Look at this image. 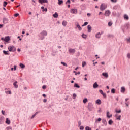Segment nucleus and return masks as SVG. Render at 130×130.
Masks as SVG:
<instances>
[{
  "label": "nucleus",
  "mask_w": 130,
  "mask_h": 130,
  "mask_svg": "<svg viewBox=\"0 0 130 130\" xmlns=\"http://www.w3.org/2000/svg\"><path fill=\"white\" fill-rule=\"evenodd\" d=\"M9 40H10L9 36L6 37L4 39V41H5V42H9Z\"/></svg>",
  "instance_id": "10"
},
{
  "label": "nucleus",
  "mask_w": 130,
  "mask_h": 130,
  "mask_svg": "<svg viewBox=\"0 0 130 130\" xmlns=\"http://www.w3.org/2000/svg\"><path fill=\"white\" fill-rule=\"evenodd\" d=\"M6 94H9L10 95H11V94H12V92H11V91H5Z\"/></svg>",
  "instance_id": "38"
},
{
  "label": "nucleus",
  "mask_w": 130,
  "mask_h": 130,
  "mask_svg": "<svg viewBox=\"0 0 130 130\" xmlns=\"http://www.w3.org/2000/svg\"><path fill=\"white\" fill-rule=\"evenodd\" d=\"M47 102V99H44L43 100V102H44L45 103V102Z\"/></svg>",
  "instance_id": "62"
},
{
  "label": "nucleus",
  "mask_w": 130,
  "mask_h": 130,
  "mask_svg": "<svg viewBox=\"0 0 130 130\" xmlns=\"http://www.w3.org/2000/svg\"><path fill=\"white\" fill-rule=\"evenodd\" d=\"M40 4H48V0H39Z\"/></svg>",
  "instance_id": "7"
},
{
  "label": "nucleus",
  "mask_w": 130,
  "mask_h": 130,
  "mask_svg": "<svg viewBox=\"0 0 130 130\" xmlns=\"http://www.w3.org/2000/svg\"><path fill=\"white\" fill-rule=\"evenodd\" d=\"M121 93H124L125 92V88H124V87H122L121 88Z\"/></svg>",
  "instance_id": "21"
},
{
  "label": "nucleus",
  "mask_w": 130,
  "mask_h": 130,
  "mask_svg": "<svg viewBox=\"0 0 130 130\" xmlns=\"http://www.w3.org/2000/svg\"><path fill=\"white\" fill-rule=\"evenodd\" d=\"M124 18L127 20H128L129 19L128 16L126 14H125L124 16Z\"/></svg>",
  "instance_id": "29"
},
{
  "label": "nucleus",
  "mask_w": 130,
  "mask_h": 130,
  "mask_svg": "<svg viewBox=\"0 0 130 130\" xmlns=\"http://www.w3.org/2000/svg\"><path fill=\"white\" fill-rule=\"evenodd\" d=\"M2 113L3 114V115H5V111H2Z\"/></svg>",
  "instance_id": "64"
},
{
  "label": "nucleus",
  "mask_w": 130,
  "mask_h": 130,
  "mask_svg": "<svg viewBox=\"0 0 130 130\" xmlns=\"http://www.w3.org/2000/svg\"><path fill=\"white\" fill-rule=\"evenodd\" d=\"M86 64H87V63H86V62H82V67H83V68H84V67H85V66H86Z\"/></svg>",
  "instance_id": "43"
},
{
  "label": "nucleus",
  "mask_w": 130,
  "mask_h": 130,
  "mask_svg": "<svg viewBox=\"0 0 130 130\" xmlns=\"http://www.w3.org/2000/svg\"><path fill=\"white\" fill-rule=\"evenodd\" d=\"M101 120H102L101 118H99L98 119V120H95V122H97L98 121L100 122V121H101Z\"/></svg>",
  "instance_id": "44"
},
{
  "label": "nucleus",
  "mask_w": 130,
  "mask_h": 130,
  "mask_svg": "<svg viewBox=\"0 0 130 130\" xmlns=\"http://www.w3.org/2000/svg\"><path fill=\"white\" fill-rule=\"evenodd\" d=\"M8 50L9 51H12L13 52H14L16 51V50H17V49L16 48V47H15V46H11L8 47Z\"/></svg>",
  "instance_id": "1"
},
{
  "label": "nucleus",
  "mask_w": 130,
  "mask_h": 130,
  "mask_svg": "<svg viewBox=\"0 0 130 130\" xmlns=\"http://www.w3.org/2000/svg\"><path fill=\"white\" fill-rule=\"evenodd\" d=\"M68 51L69 53H71V54H74V53L76 52V49L73 48H69Z\"/></svg>",
  "instance_id": "4"
},
{
  "label": "nucleus",
  "mask_w": 130,
  "mask_h": 130,
  "mask_svg": "<svg viewBox=\"0 0 130 130\" xmlns=\"http://www.w3.org/2000/svg\"><path fill=\"white\" fill-rule=\"evenodd\" d=\"M108 26H109V27H110V26H112V22H109L108 23Z\"/></svg>",
  "instance_id": "48"
},
{
  "label": "nucleus",
  "mask_w": 130,
  "mask_h": 130,
  "mask_svg": "<svg viewBox=\"0 0 130 130\" xmlns=\"http://www.w3.org/2000/svg\"><path fill=\"white\" fill-rule=\"evenodd\" d=\"M87 29H88V32L89 33H91V31H92V26H91V25H88Z\"/></svg>",
  "instance_id": "8"
},
{
  "label": "nucleus",
  "mask_w": 130,
  "mask_h": 130,
  "mask_svg": "<svg viewBox=\"0 0 130 130\" xmlns=\"http://www.w3.org/2000/svg\"><path fill=\"white\" fill-rule=\"evenodd\" d=\"M71 13H72V14H77L78 13V10L77 9H72L70 10Z\"/></svg>",
  "instance_id": "6"
},
{
  "label": "nucleus",
  "mask_w": 130,
  "mask_h": 130,
  "mask_svg": "<svg viewBox=\"0 0 130 130\" xmlns=\"http://www.w3.org/2000/svg\"><path fill=\"white\" fill-rule=\"evenodd\" d=\"M115 112L117 113H121V110H119V111H117V110H115Z\"/></svg>",
  "instance_id": "45"
},
{
  "label": "nucleus",
  "mask_w": 130,
  "mask_h": 130,
  "mask_svg": "<svg viewBox=\"0 0 130 130\" xmlns=\"http://www.w3.org/2000/svg\"><path fill=\"white\" fill-rule=\"evenodd\" d=\"M127 57H128V58H130V53L127 54Z\"/></svg>",
  "instance_id": "60"
},
{
  "label": "nucleus",
  "mask_w": 130,
  "mask_h": 130,
  "mask_svg": "<svg viewBox=\"0 0 130 130\" xmlns=\"http://www.w3.org/2000/svg\"><path fill=\"white\" fill-rule=\"evenodd\" d=\"M61 64H63V66H64V67H68V64L64 62H61Z\"/></svg>",
  "instance_id": "36"
},
{
  "label": "nucleus",
  "mask_w": 130,
  "mask_h": 130,
  "mask_svg": "<svg viewBox=\"0 0 130 130\" xmlns=\"http://www.w3.org/2000/svg\"><path fill=\"white\" fill-rule=\"evenodd\" d=\"M13 70H14V71H16L17 70V66H14Z\"/></svg>",
  "instance_id": "49"
},
{
  "label": "nucleus",
  "mask_w": 130,
  "mask_h": 130,
  "mask_svg": "<svg viewBox=\"0 0 130 130\" xmlns=\"http://www.w3.org/2000/svg\"><path fill=\"white\" fill-rule=\"evenodd\" d=\"M53 17H54V18H58V14L57 13V12H55L53 15Z\"/></svg>",
  "instance_id": "20"
},
{
  "label": "nucleus",
  "mask_w": 130,
  "mask_h": 130,
  "mask_svg": "<svg viewBox=\"0 0 130 130\" xmlns=\"http://www.w3.org/2000/svg\"><path fill=\"white\" fill-rule=\"evenodd\" d=\"M38 113V112H37L35 114H34L31 117V119H33V118H34L36 115H37Z\"/></svg>",
  "instance_id": "25"
},
{
  "label": "nucleus",
  "mask_w": 130,
  "mask_h": 130,
  "mask_svg": "<svg viewBox=\"0 0 130 130\" xmlns=\"http://www.w3.org/2000/svg\"><path fill=\"white\" fill-rule=\"evenodd\" d=\"M19 66L20 67V68L21 69H25V65L24 64H23V63H20L19 64Z\"/></svg>",
  "instance_id": "27"
},
{
  "label": "nucleus",
  "mask_w": 130,
  "mask_h": 130,
  "mask_svg": "<svg viewBox=\"0 0 130 130\" xmlns=\"http://www.w3.org/2000/svg\"><path fill=\"white\" fill-rule=\"evenodd\" d=\"M83 102L84 104L87 103V102H88V99L87 98H85L83 100Z\"/></svg>",
  "instance_id": "30"
},
{
  "label": "nucleus",
  "mask_w": 130,
  "mask_h": 130,
  "mask_svg": "<svg viewBox=\"0 0 130 130\" xmlns=\"http://www.w3.org/2000/svg\"><path fill=\"white\" fill-rule=\"evenodd\" d=\"M66 4H71V0H68L66 2Z\"/></svg>",
  "instance_id": "51"
},
{
  "label": "nucleus",
  "mask_w": 130,
  "mask_h": 130,
  "mask_svg": "<svg viewBox=\"0 0 130 130\" xmlns=\"http://www.w3.org/2000/svg\"><path fill=\"white\" fill-rule=\"evenodd\" d=\"M93 108H94L93 104L91 103H89L88 106V109L89 110V111H92V110H93Z\"/></svg>",
  "instance_id": "3"
},
{
  "label": "nucleus",
  "mask_w": 130,
  "mask_h": 130,
  "mask_svg": "<svg viewBox=\"0 0 130 130\" xmlns=\"http://www.w3.org/2000/svg\"><path fill=\"white\" fill-rule=\"evenodd\" d=\"M3 6L4 7H6L7 6V5H8V2H6V1H4L3 2Z\"/></svg>",
  "instance_id": "33"
},
{
  "label": "nucleus",
  "mask_w": 130,
  "mask_h": 130,
  "mask_svg": "<svg viewBox=\"0 0 130 130\" xmlns=\"http://www.w3.org/2000/svg\"><path fill=\"white\" fill-rule=\"evenodd\" d=\"M17 84H18V82L17 81H15L14 83H13V85L14 86V87L16 89H18V85H17Z\"/></svg>",
  "instance_id": "17"
},
{
  "label": "nucleus",
  "mask_w": 130,
  "mask_h": 130,
  "mask_svg": "<svg viewBox=\"0 0 130 130\" xmlns=\"http://www.w3.org/2000/svg\"><path fill=\"white\" fill-rule=\"evenodd\" d=\"M82 38H84V39H86V38H87V35L83 34L82 35Z\"/></svg>",
  "instance_id": "32"
},
{
  "label": "nucleus",
  "mask_w": 130,
  "mask_h": 130,
  "mask_svg": "<svg viewBox=\"0 0 130 130\" xmlns=\"http://www.w3.org/2000/svg\"><path fill=\"white\" fill-rule=\"evenodd\" d=\"M62 24L64 26V27H66L67 26V21H63Z\"/></svg>",
  "instance_id": "31"
},
{
  "label": "nucleus",
  "mask_w": 130,
  "mask_h": 130,
  "mask_svg": "<svg viewBox=\"0 0 130 130\" xmlns=\"http://www.w3.org/2000/svg\"><path fill=\"white\" fill-rule=\"evenodd\" d=\"M4 117H0V124H3L4 123Z\"/></svg>",
  "instance_id": "15"
},
{
  "label": "nucleus",
  "mask_w": 130,
  "mask_h": 130,
  "mask_svg": "<svg viewBox=\"0 0 130 130\" xmlns=\"http://www.w3.org/2000/svg\"><path fill=\"white\" fill-rule=\"evenodd\" d=\"M98 112H99V113H101V112H102V111L101 110V108H99V110L98 111Z\"/></svg>",
  "instance_id": "53"
},
{
  "label": "nucleus",
  "mask_w": 130,
  "mask_h": 130,
  "mask_svg": "<svg viewBox=\"0 0 130 130\" xmlns=\"http://www.w3.org/2000/svg\"><path fill=\"white\" fill-rule=\"evenodd\" d=\"M99 92L102 95L104 93L103 91L101 89L99 90Z\"/></svg>",
  "instance_id": "50"
},
{
  "label": "nucleus",
  "mask_w": 130,
  "mask_h": 130,
  "mask_svg": "<svg viewBox=\"0 0 130 130\" xmlns=\"http://www.w3.org/2000/svg\"><path fill=\"white\" fill-rule=\"evenodd\" d=\"M73 73H74L75 74V75L77 76V75H80V74H81V73L80 72H78V73L76 71H74Z\"/></svg>",
  "instance_id": "37"
},
{
  "label": "nucleus",
  "mask_w": 130,
  "mask_h": 130,
  "mask_svg": "<svg viewBox=\"0 0 130 130\" xmlns=\"http://www.w3.org/2000/svg\"><path fill=\"white\" fill-rule=\"evenodd\" d=\"M85 130H92V128H90L89 126H86L85 127Z\"/></svg>",
  "instance_id": "40"
},
{
  "label": "nucleus",
  "mask_w": 130,
  "mask_h": 130,
  "mask_svg": "<svg viewBox=\"0 0 130 130\" xmlns=\"http://www.w3.org/2000/svg\"><path fill=\"white\" fill-rule=\"evenodd\" d=\"M42 12H47V8H44Z\"/></svg>",
  "instance_id": "47"
},
{
  "label": "nucleus",
  "mask_w": 130,
  "mask_h": 130,
  "mask_svg": "<svg viewBox=\"0 0 130 130\" xmlns=\"http://www.w3.org/2000/svg\"><path fill=\"white\" fill-rule=\"evenodd\" d=\"M95 103L96 104H98L99 105H100V104H101L102 102H101V100L100 99H98L96 101H95Z\"/></svg>",
  "instance_id": "16"
},
{
  "label": "nucleus",
  "mask_w": 130,
  "mask_h": 130,
  "mask_svg": "<svg viewBox=\"0 0 130 130\" xmlns=\"http://www.w3.org/2000/svg\"><path fill=\"white\" fill-rule=\"evenodd\" d=\"M7 130H12V128L10 127H8L7 128Z\"/></svg>",
  "instance_id": "63"
},
{
  "label": "nucleus",
  "mask_w": 130,
  "mask_h": 130,
  "mask_svg": "<svg viewBox=\"0 0 130 130\" xmlns=\"http://www.w3.org/2000/svg\"><path fill=\"white\" fill-rule=\"evenodd\" d=\"M99 86V85L97 84V82H95L93 85V87L94 89H96V88H98Z\"/></svg>",
  "instance_id": "13"
},
{
  "label": "nucleus",
  "mask_w": 130,
  "mask_h": 130,
  "mask_svg": "<svg viewBox=\"0 0 130 130\" xmlns=\"http://www.w3.org/2000/svg\"><path fill=\"white\" fill-rule=\"evenodd\" d=\"M111 93H112L113 94H114L115 93V89L114 88H112L111 89Z\"/></svg>",
  "instance_id": "39"
},
{
  "label": "nucleus",
  "mask_w": 130,
  "mask_h": 130,
  "mask_svg": "<svg viewBox=\"0 0 130 130\" xmlns=\"http://www.w3.org/2000/svg\"><path fill=\"white\" fill-rule=\"evenodd\" d=\"M101 34H102V33H100V32H98L95 35V37L96 38H98V39H99V38H100V37H101Z\"/></svg>",
  "instance_id": "11"
},
{
  "label": "nucleus",
  "mask_w": 130,
  "mask_h": 130,
  "mask_svg": "<svg viewBox=\"0 0 130 130\" xmlns=\"http://www.w3.org/2000/svg\"><path fill=\"white\" fill-rule=\"evenodd\" d=\"M58 5H59V6H60V5H61V4L63 3V1L62 0H58Z\"/></svg>",
  "instance_id": "23"
},
{
  "label": "nucleus",
  "mask_w": 130,
  "mask_h": 130,
  "mask_svg": "<svg viewBox=\"0 0 130 130\" xmlns=\"http://www.w3.org/2000/svg\"><path fill=\"white\" fill-rule=\"evenodd\" d=\"M15 17H18V16H19V13H16L15 14H14Z\"/></svg>",
  "instance_id": "61"
},
{
  "label": "nucleus",
  "mask_w": 130,
  "mask_h": 130,
  "mask_svg": "<svg viewBox=\"0 0 130 130\" xmlns=\"http://www.w3.org/2000/svg\"><path fill=\"white\" fill-rule=\"evenodd\" d=\"M126 27H127V29H128V28H129V24L127 23L126 25Z\"/></svg>",
  "instance_id": "54"
},
{
  "label": "nucleus",
  "mask_w": 130,
  "mask_h": 130,
  "mask_svg": "<svg viewBox=\"0 0 130 130\" xmlns=\"http://www.w3.org/2000/svg\"><path fill=\"white\" fill-rule=\"evenodd\" d=\"M81 124H82V122H81V121H78L79 126H81Z\"/></svg>",
  "instance_id": "52"
},
{
  "label": "nucleus",
  "mask_w": 130,
  "mask_h": 130,
  "mask_svg": "<svg viewBox=\"0 0 130 130\" xmlns=\"http://www.w3.org/2000/svg\"><path fill=\"white\" fill-rule=\"evenodd\" d=\"M76 97H77V94H76L75 93H74L73 94V99H76Z\"/></svg>",
  "instance_id": "41"
},
{
  "label": "nucleus",
  "mask_w": 130,
  "mask_h": 130,
  "mask_svg": "<svg viewBox=\"0 0 130 130\" xmlns=\"http://www.w3.org/2000/svg\"><path fill=\"white\" fill-rule=\"evenodd\" d=\"M74 88H78V89H79L80 86L78 85L77 83H75L74 85Z\"/></svg>",
  "instance_id": "26"
},
{
  "label": "nucleus",
  "mask_w": 130,
  "mask_h": 130,
  "mask_svg": "<svg viewBox=\"0 0 130 130\" xmlns=\"http://www.w3.org/2000/svg\"><path fill=\"white\" fill-rule=\"evenodd\" d=\"M8 52H9V51H5V50H3V53H4V54L5 55H9V54H10L9 53H8Z\"/></svg>",
  "instance_id": "28"
},
{
  "label": "nucleus",
  "mask_w": 130,
  "mask_h": 130,
  "mask_svg": "<svg viewBox=\"0 0 130 130\" xmlns=\"http://www.w3.org/2000/svg\"><path fill=\"white\" fill-rule=\"evenodd\" d=\"M102 76L105 77V78H108V74L107 73H103Z\"/></svg>",
  "instance_id": "18"
},
{
  "label": "nucleus",
  "mask_w": 130,
  "mask_h": 130,
  "mask_svg": "<svg viewBox=\"0 0 130 130\" xmlns=\"http://www.w3.org/2000/svg\"><path fill=\"white\" fill-rule=\"evenodd\" d=\"M5 122L7 124H10V123H11V121L9 120L8 118H7Z\"/></svg>",
  "instance_id": "19"
},
{
  "label": "nucleus",
  "mask_w": 130,
  "mask_h": 130,
  "mask_svg": "<svg viewBox=\"0 0 130 130\" xmlns=\"http://www.w3.org/2000/svg\"><path fill=\"white\" fill-rule=\"evenodd\" d=\"M8 22H9V19L8 18H4L3 22L4 24H7Z\"/></svg>",
  "instance_id": "12"
},
{
  "label": "nucleus",
  "mask_w": 130,
  "mask_h": 130,
  "mask_svg": "<svg viewBox=\"0 0 130 130\" xmlns=\"http://www.w3.org/2000/svg\"><path fill=\"white\" fill-rule=\"evenodd\" d=\"M120 117H121V115H119V116H118V117L117 118V119L118 120H120Z\"/></svg>",
  "instance_id": "57"
},
{
  "label": "nucleus",
  "mask_w": 130,
  "mask_h": 130,
  "mask_svg": "<svg viewBox=\"0 0 130 130\" xmlns=\"http://www.w3.org/2000/svg\"><path fill=\"white\" fill-rule=\"evenodd\" d=\"M113 123V122L112 121V120L111 119L109 121V124L110 125H111V124H112Z\"/></svg>",
  "instance_id": "34"
},
{
  "label": "nucleus",
  "mask_w": 130,
  "mask_h": 130,
  "mask_svg": "<svg viewBox=\"0 0 130 130\" xmlns=\"http://www.w3.org/2000/svg\"><path fill=\"white\" fill-rule=\"evenodd\" d=\"M42 88L44 89H46V86L43 85V86H42Z\"/></svg>",
  "instance_id": "59"
},
{
  "label": "nucleus",
  "mask_w": 130,
  "mask_h": 130,
  "mask_svg": "<svg viewBox=\"0 0 130 130\" xmlns=\"http://www.w3.org/2000/svg\"><path fill=\"white\" fill-rule=\"evenodd\" d=\"M76 26L77 28H78L79 31H81V30H82V27H81V26H80V24H79V23L76 22Z\"/></svg>",
  "instance_id": "9"
},
{
  "label": "nucleus",
  "mask_w": 130,
  "mask_h": 130,
  "mask_svg": "<svg viewBox=\"0 0 130 130\" xmlns=\"http://www.w3.org/2000/svg\"><path fill=\"white\" fill-rule=\"evenodd\" d=\"M80 130H83V129H84V126H81L80 127Z\"/></svg>",
  "instance_id": "55"
},
{
  "label": "nucleus",
  "mask_w": 130,
  "mask_h": 130,
  "mask_svg": "<svg viewBox=\"0 0 130 130\" xmlns=\"http://www.w3.org/2000/svg\"><path fill=\"white\" fill-rule=\"evenodd\" d=\"M106 8H107V5L105 4H102L100 6V10L101 11H104Z\"/></svg>",
  "instance_id": "2"
},
{
  "label": "nucleus",
  "mask_w": 130,
  "mask_h": 130,
  "mask_svg": "<svg viewBox=\"0 0 130 130\" xmlns=\"http://www.w3.org/2000/svg\"><path fill=\"white\" fill-rule=\"evenodd\" d=\"M103 97H104V98H106V93H103Z\"/></svg>",
  "instance_id": "56"
},
{
  "label": "nucleus",
  "mask_w": 130,
  "mask_h": 130,
  "mask_svg": "<svg viewBox=\"0 0 130 130\" xmlns=\"http://www.w3.org/2000/svg\"><path fill=\"white\" fill-rule=\"evenodd\" d=\"M41 34L43 35V36H47V32L45 30H44L41 33Z\"/></svg>",
  "instance_id": "14"
},
{
  "label": "nucleus",
  "mask_w": 130,
  "mask_h": 130,
  "mask_svg": "<svg viewBox=\"0 0 130 130\" xmlns=\"http://www.w3.org/2000/svg\"><path fill=\"white\" fill-rule=\"evenodd\" d=\"M111 12L109 10H106L105 12V13L104 14V15L106 16V17H109V15H110Z\"/></svg>",
  "instance_id": "5"
},
{
  "label": "nucleus",
  "mask_w": 130,
  "mask_h": 130,
  "mask_svg": "<svg viewBox=\"0 0 130 130\" xmlns=\"http://www.w3.org/2000/svg\"><path fill=\"white\" fill-rule=\"evenodd\" d=\"M112 116V115H111L110 116H109V112L107 111V117H108V118H110V117H111Z\"/></svg>",
  "instance_id": "24"
},
{
  "label": "nucleus",
  "mask_w": 130,
  "mask_h": 130,
  "mask_svg": "<svg viewBox=\"0 0 130 130\" xmlns=\"http://www.w3.org/2000/svg\"><path fill=\"white\" fill-rule=\"evenodd\" d=\"M126 41H127V42H129V43H130V38H126Z\"/></svg>",
  "instance_id": "46"
},
{
  "label": "nucleus",
  "mask_w": 130,
  "mask_h": 130,
  "mask_svg": "<svg viewBox=\"0 0 130 130\" xmlns=\"http://www.w3.org/2000/svg\"><path fill=\"white\" fill-rule=\"evenodd\" d=\"M87 25H88V22H85L83 25H82V27H84V26H87Z\"/></svg>",
  "instance_id": "42"
},
{
  "label": "nucleus",
  "mask_w": 130,
  "mask_h": 130,
  "mask_svg": "<svg viewBox=\"0 0 130 130\" xmlns=\"http://www.w3.org/2000/svg\"><path fill=\"white\" fill-rule=\"evenodd\" d=\"M102 122L105 125H107V122H106V120H105V119H102Z\"/></svg>",
  "instance_id": "22"
},
{
  "label": "nucleus",
  "mask_w": 130,
  "mask_h": 130,
  "mask_svg": "<svg viewBox=\"0 0 130 130\" xmlns=\"http://www.w3.org/2000/svg\"><path fill=\"white\" fill-rule=\"evenodd\" d=\"M108 37L109 38H113V35L109 34V35H108Z\"/></svg>",
  "instance_id": "35"
},
{
  "label": "nucleus",
  "mask_w": 130,
  "mask_h": 130,
  "mask_svg": "<svg viewBox=\"0 0 130 130\" xmlns=\"http://www.w3.org/2000/svg\"><path fill=\"white\" fill-rule=\"evenodd\" d=\"M111 1L112 3H116V2H117V0H111Z\"/></svg>",
  "instance_id": "58"
}]
</instances>
